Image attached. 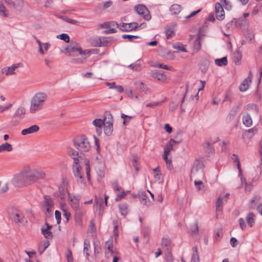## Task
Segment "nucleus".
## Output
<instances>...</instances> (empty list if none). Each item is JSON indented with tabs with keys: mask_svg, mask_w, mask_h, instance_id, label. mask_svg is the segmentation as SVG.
<instances>
[{
	"mask_svg": "<svg viewBox=\"0 0 262 262\" xmlns=\"http://www.w3.org/2000/svg\"><path fill=\"white\" fill-rule=\"evenodd\" d=\"M45 176V173L42 171L31 169L27 167L18 174L15 176L11 182L15 187H20L44 179Z\"/></svg>",
	"mask_w": 262,
	"mask_h": 262,
	"instance_id": "obj_1",
	"label": "nucleus"
},
{
	"mask_svg": "<svg viewBox=\"0 0 262 262\" xmlns=\"http://www.w3.org/2000/svg\"><path fill=\"white\" fill-rule=\"evenodd\" d=\"M47 98V94L45 93L39 92L36 94L32 98L31 101L30 109L31 113L34 114L37 111L40 110Z\"/></svg>",
	"mask_w": 262,
	"mask_h": 262,
	"instance_id": "obj_2",
	"label": "nucleus"
},
{
	"mask_svg": "<svg viewBox=\"0 0 262 262\" xmlns=\"http://www.w3.org/2000/svg\"><path fill=\"white\" fill-rule=\"evenodd\" d=\"M73 142L75 147L82 152L88 151L91 148L87 138L83 135L75 138L73 140Z\"/></svg>",
	"mask_w": 262,
	"mask_h": 262,
	"instance_id": "obj_3",
	"label": "nucleus"
},
{
	"mask_svg": "<svg viewBox=\"0 0 262 262\" xmlns=\"http://www.w3.org/2000/svg\"><path fill=\"white\" fill-rule=\"evenodd\" d=\"M135 11L143 19L148 21L151 19V15L147 8L143 4H138L135 6Z\"/></svg>",
	"mask_w": 262,
	"mask_h": 262,
	"instance_id": "obj_4",
	"label": "nucleus"
},
{
	"mask_svg": "<svg viewBox=\"0 0 262 262\" xmlns=\"http://www.w3.org/2000/svg\"><path fill=\"white\" fill-rule=\"evenodd\" d=\"M104 116H107L108 120L106 121L103 125L104 132L106 136H109L112 134L113 130V116L110 112H106Z\"/></svg>",
	"mask_w": 262,
	"mask_h": 262,
	"instance_id": "obj_5",
	"label": "nucleus"
},
{
	"mask_svg": "<svg viewBox=\"0 0 262 262\" xmlns=\"http://www.w3.org/2000/svg\"><path fill=\"white\" fill-rule=\"evenodd\" d=\"M81 167L79 164L73 165V173L78 183L85 184V181L81 172Z\"/></svg>",
	"mask_w": 262,
	"mask_h": 262,
	"instance_id": "obj_6",
	"label": "nucleus"
},
{
	"mask_svg": "<svg viewBox=\"0 0 262 262\" xmlns=\"http://www.w3.org/2000/svg\"><path fill=\"white\" fill-rule=\"evenodd\" d=\"M120 30L123 32H129L135 30L138 27V23L137 22H132L130 23H120L119 24Z\"/></svg>",
	"mask_w": 262,
	"mask_h": 262,
	"instance_id": "obj_7",
	"label": "nucleus"
},
{
	"mask_svg": "<svg viewBox=\"0 0 262 262\" xmlns=\"http://www.w3.org/2000/svg\"><path fill=\"white\" fill-rule=\"evenodd\" d=\"M68 198L71 202V206L73 210L80 208L79 201L80 196L79 195H72L70 193H68Z\"/></svg>",
	"mask_w": 262,
	"mask_h": 262,
	"instance_id": "obj_8",
	"label": "nucleus"
},
{
	"mask_svg": "<svg viewBox=\"0 0 262 262\" xmlns=\"http://www.w3.org/2000/svg\"><path fill=\"white\" fill-rule=\"evenodd\" d=\"M215 11L216 18L219 20H222L225 18V12L222 5L220 3L217 2L215 5Z\"/></svg>",
	"mask_w": 262,
	"mask_h": 262,
	"instance_id": "obj_9",
	"label": "nucleus"
},
{
	"mask_svg": "<svg viewBox=\"0 0 262 262\" xmlns=\"http://www.w3.org/2000/svg\"><path fill=\"white\" fill-rule=\"evenodd\" d=\"M150 74L153 78L157 79L158 81L162 82H164L166 81V76L162 71L158 70H152Z\"/></svg>",
	"mask_w": 262,
	"mask_h": 262,
	"instance_id": "obj_10",
	"label": "nucleus"
},
{
	"mask_svg": "<svg viewBox=\"0 0 262 262\" xmlns=\"http://www.w3.org/2000/svg\"><path fill=\"white\" fill-rule=\"evenodd\" d=\"M67 152L69 156L74 160V165L79 164V158H80V157L79 156L78 151L71 147H68Z\"/></svg>",
	"mask_w": 262,
	"mask_h": 262,
	"instance_id": "obj_11",
	"label": "nucleus"
},
{
	"mask_svg": "<svg viewBox=\"0 0 262 262\" xmlns=\"http://www.w3.org/2000/svg\"><path fill=\"white\" fill-rule=\"evenodd\" d=\"M105 248L107 249L108 252H105V256L106 258H108L112 255L115 254H118V251L114 250L113 248V242L112 241H107L105 243Z\"/></svg>",
	"mask_w": 262,
	"mask_h": 262,
	"instance_id": "obj_12",
	"label": "nucleus"
},
{
	"mask_svg": "<svg viewBox=\"0 0 262 262\" xmlns=\"http://www.w3.org/2000/svg\"><path fill=\"white\" fill-rule=\"evenodd\" d=\"M252 72H249L248 77L245 79L239 86V90L241 92H245L249 89V83L251 82Z\"/></svg>",
	"mask_w": 262,
	"mask_h": 262,
	"instance_id": "obj_13",
	"label": "nucleus"
},
{
	"mask_svg": "<svg viewBox=\"0 0 262 262\" xmlns=\"http://www.w3.org/2000/svg\"><path fill=\"white\" fill-rule=\"evenodd\" d=\"M25 114V110L23 107H19L16 111L13 116V119L15 122H18L24 118Z\"/></svg>",
	"mask_w": 262,
	"mask_h": 262,
	"instance_id": "obj_14",
	"label": "nucleus"
},
{
	"mask_svg": "<svg viewBox=\"0 0 262 262\" xmlns=\"http://www.w3.org/2000/svg\"><path fill=\"white\" fill-rule=\"evenodd\" d=\"M202 166V164L198 161L195 163L191 170V177L195 176L198 172H200L201 174H203Z\"/></svg>",
	"mask_w": 262,
	"mask_h": 262,
	"instance_id": "obj_15",
	"label": "nucleus"
},
{
	"mask_svg": "<svg viewBox=\"0 0 262 262\" xmlns=\"http://www.w3.org/2000/svg\"><path fill=\"white\" fill-rule=\"evenodd\" d=\"M12 220L17 224H23L27 222L23 213L18 211L13 214Z\"/></svg>",
	"mask_w": 262,
	"mask_h": 262,
	"instance_id": "obj_16",
	"label": "nucleus"
},
{
	"mask_svg": "<svg viewBox=\"0 0 262 262\" xmlns=\"http://www.w3.org/2000/svg\"><path fill=\"white\" fill-rule=\"evenodd\" d=\"M39 130V127L37 125H33L31 126L22 130L21 134L27 135L37 132Z\"/></svg>",
	"mask_w": 262,
	"mask_h": 262,
	"instance_id": "obj_17",
	"label": "nucleus"
},
{
	"mask_svg": "<svg viewBox=\"0 0 262 262\" xmlns=\"http://www.w3.org/2000/svg\"><path fill=\"white\" fill-rule=\"evenodd\" d=\"M59 193L58 196L61 200L65 199L66 193H69L68 190L67 186L64 185H61L58 187Z\"/></svg>",
	"mask_w": 262,
	"mask_h": 262,
	"instance_id": "obj_18",
	"label": "nucleus"
},
{
	"mask_svg": "<svg viewBox=\"0 0 262 262\" xmlns=\"http://www.w3.org/2000/svg\"><path fill=\"white\" fill-rule=\"evenodd\" d=\"M83 246V253L85 255L86 259L90 261L89 256L90 255L91 249L90 241L88 239H85L84 241Z\"/></svg>",
	"mask_w": 262,
	"mask_h": 262,
	"instance_id": "obj_19",
	"label": "nucleus"
},
{
	"mask_svg": "<svg viewBox=\"0 0 262 262\" xmlns=\"http://www.w3.org/2000/svg\"><path fill=\"white\" fill-rule=\"evenodd\" d=\"M238 108V106L236 105L233 106L227 117V121L229 122L233 119L237 113Z\"/></svg>",
	"mask_w": 262,
	"mask_h": 262,
	"instance_id": "obj_20",
	"label": "nucleus"
},
{
	"mask_svg": "<svg viewBox=\"0 0 262 262\" xmlns=\"http://www.w3.org/2000/svg\"><path fill=\"white\" fill-rule=\"evenodd\" d=\"M255 215L252 212H249L246 217V221L250 227H252L255 223Z\"/></svg>",
	"mask_w": 262,
	"mask_h": 262,
	"instance_id": "obj_21",
	"label": "nucleus"
},
{
	"mask_svg": "<svg viewBox=\"0 0 262 262\" xmlns=\"http://www.w3.org/2000/svg\"><path fill=\"white\" fill-rule=\"evenodd\" d=\"M119 211L121 214L124 216H126L129 212L128 205L126 203H122L118 206Z\"/></svg>",
	"mask_w": 262,
	"mask_h": 262,
	"instance_id": "obj_22",
	"label": "nucleus"
},
{
	"mask_svg": "<svg viewBox=\"0 0 262 262\" xmlns=\"http://www.w3.org/2000/svg\"><path fill=\"white\" fill-rule=\"evenodd\" d=\"M210 65V62L208 60L205 59L201 61L200 64V69L202 73H205Z\"/></svg>",
	"mask_w": 262,
	"mask_h": 262,
	"instance_id": "obj_23",
	"label": "nucleus"
},
{
	"mask_svg": "<svg viewBox=\"0 0 262 262\" xmlns=\"http://www.w3.org/2000/svg\"><path fill=\"white\" fill-rule=\"evenodd\" d=\"M169 10L171 14H178L181 11L182 7L180 5L174 4L171 6Z\"/></svg>",
	"mask_w": 262,
	"mask_h": 262,
	"instance_id": "obj_24",
	"label": "nucleus"
},
{
	"mask_svg": "<svg viewBox=\"0 0 262 262\" xmlns=\"http://www.w3.org/2000/svg\"><path fill=\"white\" fill-rule=\"evenodd\" d=\"M243 124L247 127H250L252 124V120L249 114L247 113L243 116Z\"/></svg>",
	"mask_w": 262,
	"mask_h": 262,
	"instance_id": "obj_25",
	"label": "nucleus"
},
{
	"mask_svg": "<svg viewBox=\"0 0 262 262\" xmlns=\"http://www.w3.org/2000/svg\"><path fill=\"white\" fill-rule=\"evenodd\" d=\"M75 211V217L76 222H81L82 217L83 215V209L81 208H77L74 210Z\"/></svg>",
	"mask_w": 262,
	"mask_h": 262,
	"instance_id": "obj_26",
	"label": "nucleus"
},
{
	"mask_svg": "<svg viewBox=\"0 0 262 262\" xmlns=\"http://www.w3.org/2000/svg\"><path fill=\"white\" fill-rule=\"evenodd\" d=\"M135 85L136 88L141 92L147 94L148 89L146 85H145L143 82L137 81L135 83Z\"/></svg>",
	"mask_w": 262,
	"mask_h": 262,
	"instance_id": "obj_27",
	"label": "nucleus"
},
{
	"mask_svg": "<svg viewBox=\"0 0 262 262\" xmlns=\"http://www.w3.org/2000/svg\"><path fill=\"white\" fill-rule=\"evenodd\" d=\"M201 48V35L200 33L198 34L197 37L195 39L193 43V49L196 52L200 50Z\"/></svg>",
	"mask_w": 262,
	"mask_h": 262,
	"instance_id": "obj_28",
	"label": "nucleus"
},
{
	"mask_svg": "<svg viewBox=\"0 0 262 262\" xmlns=\"http://www.w3.org/2000/svg\"><path fill=\"white\" fill-rule=\"evenodd\" d=\"M12 150V146L9 143L6 142L0 145V152H2L4 151H11Z\"/></svg>",
	"mask_w": 262,
	"mask_h": 262,
	"instance_id": "obj_29",
	"label": "nucleus"
},
{
	"mask_svg": "<svg viewBox=\"0 0 262 262\" xmlns=\"http://www.w3.org/2000/svg\"><path fill=\"white\" fill-rule=\"evenodd\" d=\"M215 63L219 67L227 65L228 60L227 57L225 56L221 58L216 59L215 60Z\"/></svg>",
	"mask_w": 262,
	"mask_h": 262,
	"instance_id": "obj_30",
	"label": "nucleus"
},
{
	"mask_svg": "<svg viewBox=\"0 0 262 262\" xmlns=\"http://www.w3.org/2000/svg\"><path fill=\"white\" fill-rule=\"evenodd\" d=\"M107 116H105V117L103 119H96L93 121V124L96 126V127H102V126L104 124L105 120Z\"/></svg>",
	"mask_w": 262,
	"mask_h": 262,
	"instance_id": "obj_31",
	"label": "nucleus"
},
{
	"mask_svg": "<svg viewBox=\"0 0 262 262\" xmlns=\"http://www.w3.org/2000/svg\"><path fill=\"white\" fill-rule=\"evenodd\" d=\"M231 159L234 162L237 163V168L239 171V174H242V168L241 166L239 159L238 156L236 154H233L232 155Z\"/></svg>",
	"mask_w": 262,
	"mask_h": 262,
	"instance_id": "obj_32",
	"label": "nucleus"
},
{
	"mask_svg": "<svg viewBox=\"0 0 262 262\" xmlns=\"http://www.w3.org/2000/svg\"><path fill=\"white\" fill-rule=\"evenodd\" d=\"M192 254L191 256V261L192 262H199V257L198 253V249L196 246L193 247L192 248Z\"/></svg>",
	"mask_w": 262,
	"mask_h": 262,
	"instance_id": "obj_33",
	"label": "nucleus"
},
{
	"mask_svg": "<svg viewBox=\"0 0 262 262\" xmlns=\"http://www.w3.org/2000/svg\"><path fill=\"white\" fill-rule=\"evenodd\" d=\"M91 44L94 47H101L102 42L101 41V37L96 36L91 38Z\"/></svg>",
	"mask_w": 262,
	"mask_h": 262,
	"instance_id": "obj_34",
	"label": "nucleus"
},
{
	"mask_svg": "<svg viewBox=\"0 0 262 262\" xmlns=\"http://www.w3.org/2000/svg\"><path fill=\"white\" fill-rule=\"evenodd\" d=\"M101 41L102 44L101 47H108L111 42L113 41V39L111 37H101Z\"/></svg>",
	"mask_w": 262,
	"mask_h": 262,
	"instance_id": "obj_35",
	"label": "nucleus"
},
{
	"mask_svg": "<svg viewBox=\"0 0 262 262\" xmlns=\"http://www.w3.org/2000/svg\"><path fill=\"white\" fill-rule=\"evenodd\" d=\"M41 232L46 238L48 239L53 238V234L50 230H44V228H42L41 229Z\"/></svg>",
	"mask_w": 262,
	"mask_h": 262,
	"instance_id": "obj_36",
	"label": "nucleus"
},
{
	"mask_svg": "<svg viewBox=\"0 0 262 262\" xmlns=\"http://www.w3.org/2000/svg\"><path fill=\"white\" fill-rule=\"evenodd\" d=\"M44 207L53 206V202L49 195H44Z\"/></svg>",
	"mask_w": 262,
	"mask_h": 262,
	"instance_id": "obj_37",
	"label": "nucleus"
},
{
	"mask_svg": "<svg viewBox=\"0 0 262 262\" xmlns=\"http://www.w3.org/2000/svg\"><path fill=\"white\" fill-rule=\"evenodd\" d=\"M161 245L162 247L167 248V251H168V248L169 249L171 245V241L168 237H163L162 239Z\"/></svg>",
	"mask_w": 262,
	"mask_h": 262,
	"instance_id": "obj_38",
	"label": "nucleus"
},
{
	"mask_svg": "<svg viewBox=\"0 0 262 262\" xmlns=\"http://www.w3.org/2000/svg\"><path fill=\"white\" fill-rule=\"evenodd\" d=\"M223 198L219 197L216 202V211L217 212H221L223 208Z\"/></svg>",
	"mask_w": 262,
	"mask_h": 262,
	"instance_id": "obj_39",
	"label": "nucleus"
},
{
	"mask_svg": "<svg viewBox=\"0 0 262 262\" xmlns=\"http://www.w3.org/2000/svg\"><path fill=\"white\" fill-rule=\"evenodd\" d=\"M205 151L208 154H212L214 152V148L212 145L208 141L206 142L204 147Z\"/></svg>",
	"mask_w": 262,
	"mask_h": 262,
	"instance_id": "obj_40",
	"label": "nucleus"
},
{
	"mask_svg": "<svg viewBox=\"0 0 262 262\" xmlns=\"http://www.w3.org/2000/svg\"><path fill=\"white\" fill-rule=\"evenodd\" d=\"M139 197L140 199L141 203L144 205H146L147 204V200L148 199V196L146 192L142 191L139 194Z\"/></svg>",
	"mask_w": 262,
	"mask_h": 262,
	"instance_id": "obj_41",
	"label": "nucleus"
},
{
	"mask_svg": "<svg viewBox=\"0 0 262 262\" xmlns=\"http://www.w3.org/2000/svg\"><path fill=\"white\" fill-rule=\"evenodd\" d=\"M173 48L183 52H187L186 49L185 48L184 46L181 42H177L173 45Z\"/></svg>",
	"mask_w": 262,
	"mask_h": 262,
	"instance_id": "obj_42",
	"label": "nucleus"
},
{
	"mask_svg": "<svg viewBox=\"0 0 262 262\" xmlns=\"http://www.w3.org/2000/svg\"><path fill=\"white\" fill-rule=\"evenodd\" d=\"M57 37L61 40H64L66 42H69L70 41V36L66 33H62L57 35Z\"/></svg>",
	"mask_w": 262,
	"mask_h": 262,
	"instance_id": "obj_43",
	"label": "nucleus"
},
{
	"mask_svg": "<svg viewBox=\"0 0 262 262\" xmlns=\"http://www.w3.org/2000/svg\"><path fill=\"white\" fill-rule=\"evenodd\" d=\"M123 39H127L129 41L133 42L135 39H138L140 38L139 36L132 35L129 34H124L122 35Z\"/></svg>",
	"mask_w": 262,
	"mask_h": 262,
	"instance_id": "obj_44",
	"label": "nucleus"
},
{
	"mask_svg": "<svg viewBox=\"0 0 262 262\" xmlns=\"http://www.w3.org/2000/svg\"><path fill=\"white\" fill-rule=\"evenodd\" d=\"M139 60H137L136 62L130 64L128 67L134 71H139L140 69V64L138 62Z\"/></svg>",
	"mask_w": 262,
	"mask_h": 262,
	"instance_id": "obj_45",
	"label": "nucleus"
},
{
	"mask_svg": "<svg viewBox=\"0 0 262 262\" xmlns=\"http://www.w3.org/2000/svg\"><path fill=\"white\" fill-rule=\"evenodd\" d=\"M20 63L14 64L12 66L8 68V71H9V75H13L15 74V70L19 67Z\"/></svg>",
	"mask_w": 262,
	"mask_h": 262,
	"instance_id": "obj_46",
	"label": "nucleus"
},
{
	"mask_svg": "<svg viewBox=\"0 0 262 262\" xmlns=\"http://www.w3.org/2000/svg\"><path fill=\"white\" fill-rule=\"evenodd\" d=\"M155 173L154 178L158 180H160L162 173L159 167H157L153 169Z\"/></svg>",
	"mask_w": 262,
	"mask_h": 262,
	"instance_id": "obj_47",
	"label": "nucleus"
},
{
	"mask_svg": "<svg viewBox=\"0 0 262 262\" xmlns=\"http://www.w3.org/2000/svg\"><path fill=\"white\" fill-rule=\"evenodd\" d=\"M121 117L123 119V124L124 125H126L129 122L130 120L133 118V116H128L123 113L121 114Z\"/></svg>",
	"mask_w": 262,
	"mask_h": 262,
	"instance_id": "obj_48",
	"label": "nucleus"
},
{
	"mask_svg": "<svg viewBox=\"0 0 262 262\" xmlns=\"http://www.w3.org/2000/svg\"><path fill=\"white\" fill-rule=\"evenodd\" d=\"M165 259L166 262H173V257L172 255V253L170 249L168 248V251H167Z\"/></svg>",
	"mask_w": 262,
	"mask_h": 262,
	"instance_id": "obj_49",
	"label": "nucleus"
},
{
	"mask_svg": "<svg viewBox=\"0 0 262 262\" xmlns=\"http://www.w3.org/2000/svg\"><path fill=\"white\" fill-rule=\"evenodd\" d=\"M0 15L4 17H7L8 14L7 13L6 9L4 5L0 2Z\"/></svg>",
	"mask_w": 262,
	"mask_h": 262,
	"instance_id": "obj_50",
	"label": "nucleus"
},
{
	"mask_svg": "<svg viewBox=\"0 0 262 262\" xmlns=\"http://www.w3.org/2000/svg\"><path fill=\"white\" fill-rule=\"evenodd\" d=\"M89 162L88 161L86 163V167H85V170H86V174L88 180L89 182H91V174H90V166L89 165Z\"/></svg>",
	"mask_w": 262,
	"mask_h": 262,
	"instance_id": "obj_51",
	"label": "nucleus"
},
{
	"mask_svg": "<svg viewBox=\"0 0 262 262\" xmlns=\"http://www.w3.org/2000/svg\"><path fill=\"white\" fill-rule=\"evenodd\" d=\"M194 185L198 190H201L204 187V185L202 181H194Z\"/></svg>",
	"mask_w": 262,
	"mask_h": 262,
	"instance_id": "obj_52",
	"label": "nucleus"
},
{
	"mask_svg": "<svg viewBox=\"0 0 262 262\" xmlns=\"http://www.w3.org/2000/svg\"><path fill=\"white\" fill-rule=\"evenodd\" d=\"M247 109L248 110H254L256 113H258L259 110L258 106L254 103L248 104L247 105Z\"/></svg>",
	"mask_w": 262,
	"mask_h": 262,
	"instance_id": "obj_53",
	"label": "nucleus"
},
{
	"mask_svg": "<svg viewBox=\"0 0 262 262\" xmlns=\"http://www.w3.org/2000/svg\"><path fill=\"white\" fill-rule=\"evenodd\" d=\"M66 258L68 262H74L72 253L70 249H67V254L66 255Z\"/></svg>",
	"mask_w": 262,
	"mask_h": 262,
	"instance_id": "obj_54",
	"label": "nucleus"
},
{
	"mask_svg": "<svg viewBox=\"0 0 262 262\" xmlns=\"http://www.w3.org/2000/svg\"><path fill=\"white\" fill-rule=\"evenodd\" d=\"M104 204H101L98 205H96V211L98 212L99 215H102L103 213L104 210Z\"/></svg>",
	"mask_w": 262,
	"mask_h": 262,
	"instance_id": "obj_55",
	"label": "nucleus"
},
{
	"mask_svg": "<svg viewBox=\"0 0 262 262\" xmlns=\"http://www.w3.org/2000/svg\"><path fill=\"white\" fill-rule=\"evenodd\" d=\"M150 233V229L148 227H146L143 230V235L144 237L146 238V241L148 240L149 235Z\"/></svg>",
	"mask_w": 262,
	"mask_h": 262,
	"instance_id": "obj_56",
	"label": "nucleus"
},
{
	"mask_svg": "<svg viewBox=\"0 0 262 262\" xmlns=\"http://www.w3.org/2000/svg\"><path fill=\"white\" fill-rule=\"evenodd\" d=\"M76 43L75 45L72 43V45L68 46L67 47L66 50H67L68 52L71 53L76 51Z\"/></svg>",
	"mask_w": 262,
	"mask_h": 262,
	"instance_id": "obj_57",
	"label": "nucleus"
},
{
	"mask_svg": "<svg viewBox=\"0 0 262 262\" xmlns=\"http://www.w3.org/2000/svg\"><path fill=\"white\" fill-rule=\"evenodd\" d=\"M101 204H104L102 198L101 196H95V205H98Z\"/></svg>",
	"mask_w": 262,
	"mask_h": 262,
	"instance_id": "obj_58",
	"label": "nucleus"
},
{
	"mask_svg": "<svg viewBox=\"0 0 262 262\" xmlns=\"http://www.w3.org/2000/svg\"><path fill=\"white\" fill-rule=\"evenodd\" d=\"M172 149V144H169L165 145L164 150V154L168 155L170 150Z\"/></svg>",
	"mask_w": 262,
	"mask_h": 262,
	"instance_id": "obj_59",
	"label": "nucleus"
},
{
	"mask_svg": "<svg viewBox=\"0 0 262 262\" xmlns=\"http://www.w3.org/2000/svg\"><path fill=\"white\" fill-rule=\"evenodd\" d=\"M55 216L57 221V224H59L61 223V213L58 210H56L55 212Z\"/></svg>",
	"mask_w": 262,
	"mask_h": 262,
	"instance_id": "obj_60",
	"label": "nucleus"
},
{
	"mask_svg": "<svg viewBox=\"0 0 262 262\" xmlns=\"http://www.w3.org/2000/svg\"><path fill=\"white\" fill-rule=\"evenodd\" d=\"M239 226L242 230H244L246 228V225L245 220L243 218H239L238 220Z\"/></svg>",
	"mask_w": 262,
	"mask_h": 262,
	"instance_id": "obj_61",
	"label": "nucleus"
},
{
	"mask_svg": "<svg viewBox=\"0 0 262 262\" xmlns=\"http://www.w3.org/2000/svg\"><path fill=\"white\" fill-rule=\"evenodd\" d=\"M258 86L259 85L257 84L256 92L255 94V99H256L257 101L259 100L262 101V94L260 93V92L258 90Z\"/></svg>",
	"mask_w": 262,
	"mask_h": 262,
	"instance_id": "obj_62",
	"label": "nucleus"
},
{
	"mask_svg": "<svg viewBox=\"0 0 262 262\" xmlns=\"http://www.w3.org/2000/svg\"><path fill=\"white\" fill-rule=\"evenodd\" d=\"M96 171L98 177L100 178H103L105 176V172L103 168L96 169Z\"/></svg>",
	"mask_w": 262,
	"mask_h": 262,
	"instance_id": "obj_63",
	"label": "nucleus"
},
{
	"mask_svg": "<svg viewBox=\"0 0 262 262\" xmlns=\"http://www.w3.org/2000/svg\"><path fill=\"white\" fill-rule=\"evenodd\" d=\"M113 187L115 191H119L122 189V187L119 185L117 181H115L113 183Z\"/></svg>",
	"mask_w": 262,
	"mask_h": 262,
	"instance_id": "obj_64",
	"label": "nucleus"
}]
</instances>
